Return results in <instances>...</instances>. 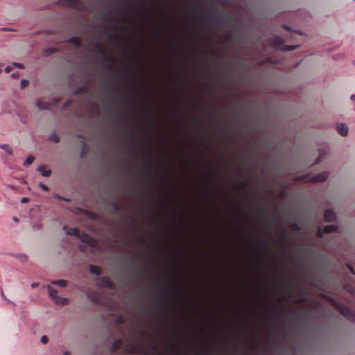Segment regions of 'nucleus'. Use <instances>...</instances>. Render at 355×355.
I'll return each instance as SVG.
<instances>
[{
    "label": "nucleus",
    "instance_id": "obj_18",
    "mask_svg": "<svg viewBox=\"0 0 355 355\" xmlns=\"http://www.w3.org/2000/svg\"><path fill=\"white\" fill-rule=\"evenodd\" d=\"M51 284L61 287H65L67 285V282L63 279L53 280Z\"/></svg>",
    "mask_w": 355,
    "mask_h": 355
},
{
    "label": "nucleus",
    "instance_id": "obj_37",
    "mask_svg": "<svg viewBox=\"0 0 355 355\" xmlns=\"http://www.w3.org/2000/svg\"><path fill=\"white\" fill-rule=\"evenodd\" d=\"M6 300L8 304H12V305H14V306L15 305V304L13 302L10 301V300H8V298H7V300Z\"/></svg>",
    "mask_w": 355,
    "mask_h": 355
},
{
    "label": "nucleus",
    "instance_id": "obj_49",
    "mask_svg": "<svg viewBox=\"0 0 355 355\" xmlns=\"http://www.w3.org/2000/svg\"><path fill=\"white\" fill-rule=\"evenodd\" d=\"M145 1H146V3H148V0H145Z\"/></svg>",
    "mask_w": 355,
    "mask_h": 355
},
{
    "label": "nucleus",
    "instance_id": "obj_28",
    "mask_svg": "<svg viewBox=\"0 0 355 355\" xmlns=\"http://www.w3.org/2000/svg\"><path fill=\"white\" fill-rule=\"evenodd\" d=\"M0 295H1L3 300H7V297L5 296L3 289L0 287Z\"/></svg>",
    "mask_w": 355,
    "mask_h": 355
},
{
    "label": "nucleus",
    "instance_id": "obj_16",
    "mask_svg": "<svg viewBox=\"0 0 355 355\" xmlns=\"http://www.w3.org/2000/svg\"><path fill=\"white\" fill-rule=\"evenodd\" d=\"M38 171L44 177H49L51 174V170H47L44 166H39Z\"/></svg>",
    "mask_w": 355,
    "mask_h": 355
},
{
    "label": "nucleus",
    "instance_id": "obj_32",
    "mask_svg": "<svg viewBox=\"0 0 355 355\" xmlns=\"http://www.w3.org/2000/svg\"><path fill=\"white\" fill-rule=\"evenodd\" d=\"M83 88H78L76 90V94H80L83 92Z\"/></svg>",
    "mask_w": 355,
    "mask_h": 355
},
{
    "label": "nucleus",
    "instance_id": "obj_7",
    "mask_svg": "<svg viewBox=\"0 0 355 355\" xmlns=\"http://www.w3.org/2000/svg\"><path fill=\"white\" fill-rule=\"evenodd\" d=\"M324 218L327 222H332L336 220V215L332 209H327L324 211Z\"/></svg>",
    "mask_w": 355,
    "mask_h": 355
},
{
    "label": "nucleus",
    "instance_id": "obj_10",
    "mask_svg": "<svg viewBox=\"0 0 355 355\" xmlns=\"http://www.w3.org/2000/svg\"><path fill=\"white\" fill-rule=\"evenodd\" d=\"M87 297L93 302H98V295L94 291L91 289H87L86 291Z\"/></svg>",
    "mask_w": 355,
    "mask_h": 355
},
{
    "label": "nucleus",
    "instance_id": "obj_26",
    "mask_svg": "<svg viewBox=\"0 0 355 355\" xmlns=\"http://www.w3.org/2000/svg\"><path fill=\"white\" fill-rule=\"evenodd\" d=\"M28 201H29V198H28V197H24V198H21V203H26V202H28Z\"/></svg>",
    "mask_w": 355,
    "mask_h": 355
},
{
    "label": "nucleus",
    "instance_id": "obj_36",
    "mask_svg": "<svg viewBox=\"0 0 355 355\" xmlns=\"http://www.w3.org/2000/svg\"><path fill=\"white\" fill-rule=\"evenodd\" d=\"M105 17L106 18H110V17H111V13H110V11H109V12H107L105 15Z\"/></svg>",
    "mask_w": 355,
    "mask_h": 355
},
{
    "label": "nucleus",
    "instance_id": "obj_19",
    "mask_svg": "<svg viewBox=\"0 0 355 355\" xmlns=\"http://www.w3.org/2000/svg\"><path fill=\"white\" fill-rule=\"evenodd\" d=\"M49 139L55 144H58L59 143L60 141V139L59 137H58V135L55 134V132H52L49 136Z\"/></svg>",
    "mask_w": 355,
    "mask_h": 355
},
{
    "label": "nucleus",
    "instance_id": "obj_3",
    "mask_svg": "<svg viewBox=\"0 0 355 355\" xmlns=\"http://www.w3.org/2000/svg\"><path fill=\"white\" fill-rule=\"evenodd\" d=\"M47 290L49 296L57 304L64 306L68 303V299L59 296L58 295V292L56 289H54L53 288L49 285L47 286Z\"/></svg>",
    "mask_w": 355,
    "mask_h": 355
},
{
    "label": "nucleus",
    "instance_id": "obj_6",
    "mask_svg": "<svg viewBox=\"0 0 355 355\" xmlns=\"http://www.w3.org/2000/svg\"><path fill=\"white\" fill-rule=\"evenodd\" d=\"M337 132L343 137L348 135L349 129L346 124L343 123H337L336 125Z\"/></svg>",
    "mask_w": 355,
    "mask_h": 355
},
{
    "label": "nucleus",
    "instance_id": "obj_15",
    "mask_svg": "<svg viewBox=\"0 0 355 355\" xmlns=\"http://www.w3.org/2000/svg\"><path fill=\"white\" fill-rule=\"evenodd\" d=\"M89 271L92 274L95 275L96 276H99L101 274V268L98 266L90 264L89 265Z\"/></svg>",
    "mask_w": 355,
    "mask_h": 355
},
{
    "label": "nucleus",
    "instance_id": "obj_44",
    "mask_svg": "<svg viewBox=\"0 0 355 355\" xmlns=\"http://www.w3.org/2000/svg\"><path fill=\"white\" fill-rule=\"evenodd\" d=\"M17 67L19 68H22L23 65H22V64H17Z\"/></svg>",
    "mask_w": 355,
    "mask_h": 355
},
{
    "label": "nucleus",
    "instance_id": "obj_51",
    "mask_svg": "<svg viewBox=\"0 0 355 355\" xmlns=\"http://www.w3.org/2000/svg\"><path fill=\"white\" fill-rule=\"evenodd\" d=\"M355 1V0H354Z\"/></svg>",
    "mask_w": 355,
    "mask_h": 355
},
{
    "label": "nucleus",
    "instance_id": "obj_24",
    "mask_svg": "<svg viewBox=\"0 0 355 355\" xmlns=\"http://www.w3.org/2000/svg\"><path fill=\"white\" fill-rule=\"evenodd\" d=\"M40 341L43 343V344H46L49 341V338L46 336H42L41 337V339H40Z\"/></svg>",
    "mask_w": 355,
    "mask_h": 355
},
{
    "label": "nucleus",
    "instance_id": "obj_35",
    "mask_svg": "<svg viewBox=\"0 0 355 355\" xmlns=\"http://www.w3.org/2000/svg\"><path fill=\"white\" fill-rule=\"evenodd\" d=\"M192 12H193V14L194 15H196V16H198V12H197L196 10H194V8H192Z\"/></svg>",
    "mask_w": 355,
    "mask_h": 355
},
{
    "label": "nucleus",
    "instance_id": "obj_46",
    "mask_svg": "<svg viewBox=\"0 0 355 355\" xmlns=\"http://www.w3.org/2000/svg\"><path fill=\"white\" fill-rule=\"evenodd\" d=\"M294 227H295V230H299L298 226L296 224L294 225Z\"/></svg>",
    "mask_w": 355,
    "mask_h": 355
},
{
    "label": "nucleus",
    "instance_id": "obj_25",
    "mask_svg": "<svg viewBox=\"0 0 355 355\" xmlns=\"http://www.w3.org/2000/svg\"><path fill=\"white\" fill-rule=\"evenodd\" d=\"M39 186L41 189H42L44 191H49V187L43 183H40Z\"/></svg>",
    "mask_w": 355,
    "mask_h": 355
},
{
    "label": "nucleus",
    "instance_id": "obj_17",
    "mask_svg": "<svg viewBox=\"0 0 355 355\" xmlns=\"http://www.w3.org/2000/svg\"><path fill=\"white\" fill-rule=\"evenodd\" d=\"M121 344H122L121 340L117 339V340H114L111 347L112 352H114V351L119 349L121 347Z\"/></svg>",
    "mask_w": 355,
    "mask_h": 355
},
{
    "label": "nucleus",
    "instance_id": "obj_2",
    "mask_svg": "<svg viewBox=\"0 0 355 355\" xmlns=\"http://www.w3.org/2000/svg\"><path fill=\"white\" fill-rule=\"evenodd\" d=\"M329 175L328 171H323L316 175L306 174L300 177V180L304 182H322L326 180Z\"/></svg>",
    "mask_w": 355,
    "mask_h": 355
},
{
    "label": "nucleus",
    "instance_id": "obj_39",
    "mask_svg": "<svg viewBox=\"0 0 355 355\" xmlns=\"http://www.w3.org/2000/svg\"><path fill=\"white\" fill-rule=\"evenodd\" d=\"M12 220H13L15 222H16V223L19 222V218H18L17 217H16V216H14V217L12 218Z\"/></svg>",
    "mask_w": 355,
    "mask_h": 355
},
{
    "label": "nucleus",
    "instance_id": "obj_12",
    "mask_svg": "<svg viewBox=\"0 0 355 355\" xmlns=\"http://www.w3.org/2000/svg\"><path fill=\"white\" fill-rule=\"evenodd\" d=\"M68 42H69L78 49H80L82 47V42L78 37L73 36L70 37L68 40Z\"/></svg>",
    "mask_w": 355,
    "mask_h": 355
},
{
    "label": "nucleus",
    "instance_id": "obj_50",
    "mask_svg": "<svg viewBox=\"0 0 355 355\" xmlns=\"http://www.w3.org/2000/svg\"><path fill=\"white\" fill-rule=\"evenodd\" d=\"M2 72V69L0 67V73Z\"/></svg>",
    "mask_w": 355,
    "mask_h": 355
},
{
    "label": "nucleus",
    "instance_id": "obj_22",
    "mask_svg": "<svg viewBox=\"0 0 355 355\" xmlns=\"http://www.w3.org/2000/svg\"><path fill=\"white\" fill-rule=\"evenodd\" d=\"M54 197L57 199H59V200H64V201H66V202H69V198H66L64 197H62L58 194H55L54 195Z\"/></svg>",
    "mask_w": 355,
    "mask_h": 355
},
{
    "label": "nucleus",
    "instance_id": "obj_30",
    "mask_svg": "<svg viewBox=\"0 0 355 355\" xmlns=\"http://www.w3.org/2000/svg\"><path fill=\"white\" fill-rule=\"evenodd\" d=\"M12 70V67L10 66H7L6 68H5V72L6 73H9Z\"/></svg>",
    "mask_w": 355,
    "mask_h": 355
},
{
    "label": "nucleus",
    "instance_id": "obj_31",
    "mask_svg": "<svg viewBox=\"0 0 355 355\" xmlns=\"http://www.w3.org/2000/svg\"><path fill=\"white\" fill-rule=\"evenodd\" d=\"M38 286H39V283H37V282H33V283H32V284H31V288H37Z\"/></svg>",
    "mask_w": 355,
    "mask_h": 355
},
{
    "label": "nucleus",
    "instance_id": "obj_42",
    "mask_svg": "<svg viewBox=\"0 0 355 355\" xmlns=\"http://www.w3.org/2000/svg\"><path fill=\"white\" fill-rule=\"evenodd\" d=\"M198 19L200 21H203L204 20V17L202 15H200V16H198Z\"/></svg>",
    "mask_w": 355,
    "mask_h": 355
},
{
    "label": "nucleus",
    "instance_id": "obj_23",
    "mask_svg": "<svg viewBox=\"0 0 355 355\" xmlns=\"http://www.w3.org/2000/svg\"><path fill=\"white\" fill-rule=\"evenodd\" d=\"M28 84V81L26 79H23L21 80L20 85L21 88L26 87Z\"/></svg>",
    "mask_w": 355,
    "mask_h": 355
},
{
    "label": "nucleus",
    "instance_id": "obj_8",
    "mask_svg": "<svg viewBox=\"0 0 355 355\" xmlns=\"http://www.w3.org/2000/svg\"><path fill=\"white\" fill-rule=\"evenodd\" d=\"M329 151V147L325 146L324 148H320L318 149L319 156L315 160V164L320 163L327 155Z\"/></svg>",
    "mask_w": 355,
    "mask_h": 355
},
{
    "label": "nucleus",
    "instance_id": "obj_47",
    "mask_svg": "<svg viewBox=\"0 0 355 355\" xmlns=\"http://www.w3.org/2000/svg\"><path fill=\"white\" fill-rule=\"evenodd\" d=\"M52 51H52V49H48V50H47V52H48V53H51Z\"/></svg>",
    "mask_w": 355,
    "mask_h": 355
},
{
    "label": "nucleus",
    "instance_id": "obj_43",
    "mask_svg": "<svg viewBox=\"0 0 355 355\" xmlns=\"http://www.w3.org/2000/svg\"><path fill=\"white\" fill-rule=\"evenodd\" d=\"M283 27L286 29V30H290V27L287 25H284Z\"/></svg>",
    "mask_w": 355,
    "mask_h": 355
},
{
    "label": "nucleus",
    "instance_id": "obj_9",
    "mask_svg": "<svg viewBox=\"0 0 355 355\" xmlns=\"http://www.w3.org/2000/svg\"><path fill=\"white\" fill-rule=\"evenodd\" d=\"M94 48H95L96 51L98 54L103 55L105 59L107 58L105 49L104 46L101 42L96 43L94 45Z\"/></svg>",
    "mask_w": 355,
    "mask_h": 355
},
{
    "label": "nucleus",
    "instance_id": "obj_45",
    "mask_svg": "<svg viewBox=\"0 0 355 355\" xmlns=\"http://www.w3.org/2000/svg\"><path fill=\"white\" fill-rule=\"evenodd\" d=\"M17 73H12V77H13V78H15V77H17Z\"/></svg>",
    "mask_w": 355,
    "mask_h": 355
},
{
    "label": "nucleus",
    "instance_id": "obj_21",
    "mask_svg": "<svg viewBox=\"0 0 355 355\" xmlns=\"http://www.w3.org/2000/svg\"><path fill=\"white\" fill-rule=\"evenodd\" d=\"M34 157L33 155H28L26 159L24 162V166H28L31 165L34 162Z\"/></svg>",
    "mask_w": 355,
    "mask_h": 355
},
{
    "label": "nucleus",
    "instance_id": "obj_38",
    "mask_svg": "<svg viewBox=\"0 0 355 355\" xmlns=\"http://www.w3.org/2000/svg\"><path fill=\"white\" fill-rule=\"evenodd\" d=\"M322 233H323V232H322L321 230H319V231L318 232V236L319 237H322Z\"/></svg>",
    "mask_w": 355,
    "mask_h": 355
},
{
    "label": "nucleus",
    "instance_id": "obj_5",
    "mask_svg": "<svg viewBox=\"0 0 355 355\" xmlns=\"http://www.w3.org/2000/svg\"><path fill=\"white\" fill-rule=\"evenodd\" d=\"M96 285L99 288H107L110 289H114V285L110 279L107 277L103 276L97 277L95 279Z\"/></svg>",
    "mask_w": 355,
    "mask_h": 355
},
{
    "label": "nucleus",
    "instance_id": "obj_29",
    "mask_svg": "<svg viewBox=\"0 0 355 355\" xmlns=\"http://www.w3.org/2000/svg\"><path fill=\"white\" fill-rule=\"evenodd\" d=\"M2 31H12L13 29L10 27H3L1 28Z\"/></svg>",
    "mask_w": 355,
    "mask_h": 355
},
{
    "label": "nucleus",
    "instance_id": "obj_48",
    "mask_svg": "<svg viewBox=\"0 0 355 355\" xmlns=\"http://www.w3.org/2000/svg\"><path fill=\"white\" fill-rule=\"evenodd\" d=\"M211 20H213V21L215 20V18L213 16H211Z\"/></svg>",
    "mask_w": 355,
    "mask_h": 355
},
{
    "label": "nucleus",
    "instance_id": "obj_34",
    "mask_svg": "<svg viewBox=\"0 0 355 355\" xmlns=\"http://www.w3.org/2000/svg\"><path fill=\"white\" fill-rule=\"evenodd\" d=\"M347 267H348L349 270L352 272V273L353 275H355V272H354V269L352 268V267L350 265H348Z\"/></svg>",
    "mask_w": 355,
    "mask_h": 355
},
{
    "label": "nucleus",
    "instance_id": "obj_11",
    "mask_svg": "<svg viewBox=\"0 0 355 355\" xmlns=\"http://www.w3.org/2000/svg\"><path fill=\"white\" fill-rule=\"evenodd\" d=\"M64 230L66 232V234L68 235L74 236L77 238L80 237V232L77 228H69L68 229L67 226H64Z\"/></svg>",
    "mask_w": 355,
    "mask_h": 355
},
{
    "label": "nucleus",
    "instance_id": "obj_40",
    "mask_svg": "<svg viewBox=\"0 0 355 355\" xmlns=\"http://www.w3.org/2000/svg\"><path fill=\"white\" fill-rule=\"evenodd\" d=\"M350 98H351V100H352L353 101H355V94H352V95H351Z\"/></svg>",
    "mask_w": 355,
    "mask_h": 355
},
{
    "label": "nucleus",
    "instance_id": "obj_14",
    "mask_svg": "<svg viewBox=\"0 0 355 355\" xmlns=\"http://www.w3.org/2000/svg\"><path fill=\"white\" fill-rule=\"evenodd\" d=\"M338 230V227L336 225H329L324 227L323 232L324 233H331L337 232Z\"/></svg>",
    "mask_w": 355,
    "mask_h": 355
},
{
    "label": "nucleus",
    "instance_id": "obj_4",
    "mask_svg": "<svg viewBox=\"0 0 355 355\" xmlns=\"http://www.w3.org/2000/svg\"><path fill=\"white\" fill-rule=\"evenodd\" d=\"M338 309L340 313L347 320L355 322V311L343 304H338Z\"/></svg>",
    "mask_w": 355,
    "mask_h": 355
},
{
    "label": "nucleus",
    "instance_id": "obj_27",
    "mask_svg": "<svg viewBox=\"0 0 355 355\" xmlns=\"http://www.w3.org/2000/svg\"><path fill=\"white\" fill-rule=\"evenodd\" d=\"M70 3L75 6L76 4H79L80 1L79 0H70Z\"/></svg>",
    "mask_w": 355,
    "mask_h": 355
},
{
    "label": "nucleus",
    "instance_id": "obj_41",
    "mask_svg": "<svg viewBox=\"0 0 355 355\" xmlns=\"http://www.w3.org/2000/svg\"><path fill=\"white\" fill-rule=\"evenodd\" d=\"M63 355H71V353H70V352H69V351H65V352H64Z\"/></svg>",
    "mask_w": 355,
    "mask_h": 355
},
{
    "label": "nucleus",
    "instance_id": "obj_20",
    "mask_svg": "<svg viewBox=\"0 0 355 355\" xmlns=\"http://www.w3.org/2000/svg\"><path fill=\"white\" fill-rule=\"evenodd\" d=\"M0 148L4 150L9 155H12V150L8 144H1Z\"/></svg>",
    "mask_w": 355,
    "mask_h": 355
},
{
    "label": "nucleus",
    "instance_id": "obj_1",
    "mask_svg": "<svg viewBox=\"0 0 355 355\" xmlns=\"http://www.w3.org/2000/svg\"><path fill=\"white\" fill-rule=\"evenodd\" d=\"M269 44L276 49L288 51L297 49L299 45H286L284 40L279 36H275L269 40Z\"/></svg>",
    "mask_w": 355,
    "mask_h": 355
},
{
    "label": "nucleus",
    "instance_id": "obj_33",
    "mask_svg": "<svg viewBox=\"0 0 355 355\" xmlns=\"http://www.w3.org/2000/svg\"><path fill=\"white\" fill-rule=\"evenodd\" d=\"M59 101H60V99H59V98H55L53 99V105H57V104L59 103Z\"/></svg>",
    "mask_w": 355,
    "mask_h": 355
},
{
    "label": "nucleus",
    "instance_id": "obj_13",
    "mask_svg": "<svg viewBox=\"0 0 355 355\" xmlns=\"http://www.w3.org/2000/svg\"><path fill=\"white\" fill-rule=\"evenodd\" d=\"M36 106L38 109L41 110H49L51 109V105L46 102H43L41 101H37L35 103Z\"/></svg>",
    "mask_w": 355,
    "mask_h": 355
}]
</instances>
